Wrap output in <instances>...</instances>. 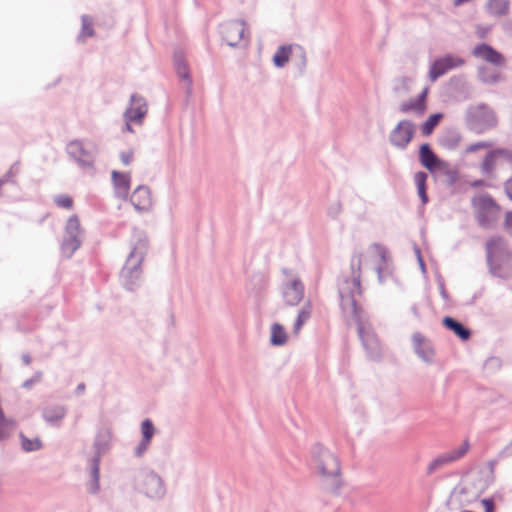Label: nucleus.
Wrapping results in <instances>:
<instances>
[{
    "label": "nucleus",
    "mask_w": 512,
    "mask_h": 512,
    "mask_svg": "<svg viewBox=\"0 0 512 512\" xmlns=\"http://www.w3.org/2000/svg\"><path fill=\"white\" fill-rule=\"evenodd\" d=\"M91 477L92 480L87 486V490L91 494H97L100 489L99 478H100V469H99V457H94L91 465Z\"/></svg>",
    "instance_id": "nucleus-34"
},
{
    "label": "nucleus",
    "mask_w": 512,
    "mask_h": 512,
    "mask_svg": "<svg viewBox=\"0 0 512 512\" xmlns=\"http://www.w3.org/2000/svg\"><path fill=\"white\" fill-rule=\"evenodd\" d=\"M112 180L116 196L120 199H127L130 189V175L127 173L113 171Z\"/></svg>",
    "instance_id": "nucleus-25"
},
{
    "label": "nucleus",
    "mask_w": 512,
    "mask_h": 512,
    "mask_svg": "<svg viewBox=\"0 0 512 512\" xmlns=\"http://www.w3.org/2000/svg\"><path fill=\"white\" fill-rule=\"evenodd\" d=\"M505 192L510 200H512V177L505 182Z\"/></svg>",
    "instance_id": "nucleus-53"
},
{
    "label": "nucleus",
    "mask_w": 512,
    "mask_h": 512,
    "mask_svg": "<svg viewBox=\"0 0 512 512\" xmlns=\"http://www.w3.org/2000/svg\"><path fill=\"white\" fill-rule=\"evenodd\" d=\"M155 434V427L150 419H145L141 423V435L140 442L135 446L133 454L136 458H142L151 445L152 438Z\"/></svg>",
    "instance_id": "nucleus-20"
},
{
    "label": "nucleus",
    "mask_w": 512,
    "mask_h": 512,
    "mask_svg": "<svg viewBox=\"0 0 512 512\" xmlns=\"http://www.w3.org/2000/svg\"><path fill=\"white\" fill-rule=\"evenodd\" d=\"M124 121H125V126H124L123 131L134 133V130L132 128V124H134V121H128V120H124Z\"/></svg>",
    "instance_id": "nucleus-56"
},
{
    "label": "nucleus",
    "mask_w": 512,
    "mask_h": 512,
    "mask_svg": "<svg viewBox=\"0 0 512 512\" xmlns=\"http://www.w3.org/2000/svg\"><path fill=\"white\" fill-rule=\"evenodd\" d=\"M311 465L320 479L321 487L338 495L343 485L339 458L328 448L316 444L311 450Z\"/></svg>",
    "instance_id": "nucleus-2"
},
{
    "label": "nucleus",
    "mask_w": 512,
    "mask_h": 512,
    "mask_svg": "<svg viewBox=\"0 0 512 512\" xmlns=\"http://www.w3.org/2000/svg\"><path fill=\"white\" fill-rule=\"evenodd\" d=\"M148 113V104L146 99L134 93L130 96L127 108L123 113V119L134 121V124L141 125Z\"/></svg>",
    "instance_id": "nucleus-15"
},
{
    "label": "nucleus",
    "mask_w": 512,
    "mask_h": 512,
    "mask_svg": "<svg viewBox=\"0 0 512 512\" xmlns=\"http://www.w3.org/2000/svg\"><path fill=\"white\" fill-rule=\"evenodd\" d=\"M148 247L146 233L134 228L130 241V252L120 272L121 283L129 291H134L141 283L142 263L148 252Z\"/></svg>",
    "instance_id": "nucleus-3"
},
{
    "label": "nucleus",
    "mask_w": 512,
    "mask_h": 512,
    "mask_svg": "<svg viewBox=\"0 0 512 512\" xmlns=\"http://www.w3.org/2000/svg\"><path fill=\"white\" fill-rule=\"evenodd\" d=\"M472 203L478 224L484 228L490 227L496 221L500 210L494 199L488 194H481Z\"/></svg>",
    "instance_id": "nucleus-8"
},
{
    "label": "nucleus",
    "mask_w": 512,
    "mask_h": 512,
    "mask_svg": "<svg viewBox=\"0 0 512 512\" xmlns=\"http://www.w3.org/2000/svg\"><path fill=\"white\" fill-rule=\"evenodd\" d=\"M415 253L417 255L418 262H419V265H420V268H421L422 272H425V264H424V261H423V259L421 257L420 249L417 246L415 247Z\"/></svg>",
    "instance_id": "nucleus-55"
},
{
    "label": "nucleus",
    "mask_w": 512,
    "mask_h": 512,
    "mask_svg": "<svg viewBox=\"0 0 512 512\" xmlns=\"http://www.w3.org/2000/svg\"><path fill=\"white\" fill-rule=\"evenodd\" d=\"M512 456V440L500 451L499 457L506 458Z\"/></svg>",
    "instance_id": "nucleus-46"
},
{
    "label": "nucleus",
    "mask_w": 512,
    "mask_h": 512,
    "mask_svg": "<svg viewBox=\"0 0 512 512\" xmlns=\"http://www.w3.org/2000/svg\"><path fill=\"white\" fill-rule=\"evenodd\" d=\"M418 195L422 201L423 204H426L428 202V196L426 193V188H418Z\"/></svg>",
    "instance_id": "nucleus-54"
},
{
    "label": "nucleus",
    "mask_w": 512,
    "mask_h": 512,
    "mask_svg": "<svg viewBox=\"0 0 512 512\" xmlns=\"http://www.w3.org/2000/svg\"><path fill=\"white\" fill-rule=\"evenodd\" d=\"M367 253L375 263L379 282L383 283L391 275L390 255L387 248L379 243H373L369 246Z\"/></svg>",
    "instance_id": "nucleus-10"
},
{
    "label": "nucleus",
    "mask_w": 512,
    "mask_h": 512,
    "mask_svg": "<svg viewBox=\"0 0 512 512\" xmlns=\"http://www.w3.org/2000/svg\"><path fill=\"white\" fill-rule=\"evenodd\" d=\"M41 378H42V372L41 371L35 372V374L31 378L25 380L22 383V388L27 389V390L31 389V387L34 384H37L41 381Z\"/></svg>",
    "instance_id": "nucleus-41"
},
{
    "label": "nucleus",
    "mask_w": 512,
    "mask_h": 512,
    "mask_svg": "<svg viewBox=\"0 0 512 512\" xmlns=\"http://www.w3.org/2000/svg\"><path fill=\"white\" fill-rule=\"evenodd\" d=\"M486 10L490 15L495 17L505 16L510 10L509 0H488L486 3Z\"/></svg>",
    "instance_id": "nucleus-29"
},
{
    "label": "nucleus",
    "mask_w": 512,
    "mask_h": 512,
    "mask_svg": "<svg viewBox=\"0 0 512 512\" xmlns=\"http://www.w3.org/2000/svg\"><path fill=\"white\" fill-rule=\"evenodd\" d=\"M477 79L483 84L494 85L501 82L504 77L499 70L485 65H480L477 68Z\"/></svg>",
    "instance_id": "nucleus-26"
},
{
    "label": "nucleus",
    "mask_w": 512,
    "mask_h": 512,
    "mask_svg": "<svg viewBox=\"0 0 512 512\" xmlns=\"http://www.w3.org/2000/svg\"><path fill=\"white\" fill-rule=\"evenodd\" d=\"M427 93H428V88H425L419 95L417 98H415V100L421 104V105H426V97H427Z\"/></svg>",
    "instance_id": "nucleus-52"
},
{
    "label": "nucleus",
    "mask_w": 512,
    "mask_h": 512,
    "mask_svg": "<svg viewBox=\"0 0 512 512\" xmlns=\"http://www.w3.org/2000/svg\"><path fill=\"white\" fill-rule=\"evenodd\" d=\"M120 159H121V162L128 166L131 162H132V159H133V151L129 150V151H123L120 153Z\"/></svg>",
    "instance_id": "nucleus-44"
},
{
    "label": "nucleus",
    "mask_w": 512,
    "mask_h": 512,
    "mask_svg": "<svg viewBox=\"0 0 512 512\" xmlns=\"http://www.w3.org/2000/svg\"><path fill=\"white\" fill-rule=\"evenodd\" d=\"M419 161L422 166L428 169L431 172H434L438 169H442L447 165L446 162L441 160L432 150L431 146L428 143H424L420 146L419 149Z\"/></svg>",
    "instance_id": "nucleus-22"
},
{
    "label": "nucleus",
    "mask_w": 512,
    "mask_h": 512,
    "mask_svg": "<svg viewBox=\"0 0 512 512\" xmlns=\"http://www.w3.org/2000/svg\"><path fill=\"white\" fill-rule=\"evenodd\" d=\"M221 35L227 45L236 47L241 41H248L249 33L243 20H231L221 25Z\"/></svg>",
    "instance_id": "nucleus-11"
},
{
    "label": "nucleus",
    "mask_w": 512,
    "mask_h": 512,
    "mask_svg": "<svg viewBox=\"0 0 512 512\" xmlns=\"http://www.w3.org/2000/svg\"><path fill=\"white\" fill-rule=\"evenodd\" d=\"M174 66L178 77L187 82L188 86L191 85V78L188 65L185 61L184 54L181 51L174 53Z\"/></svg>",
    "instance_id": "nucleus-28"
},
{
    "label": "nucleus",
    "mask_w": 512,
    "mask_h": 512,
    "mask_svg": "<svg viewBox=\"0 0 512 512\" xmlns=\"http://www.w3.org/2000/svg\"><path fill=\"white\" fill-rule=\"evenodd\" d=\"M284 279L280 285V292L285 305L297 306L304 298L305 286L299 275L292 269L283 268Z\"/></svg>",
    "instance_id": "nucleus-6"
},
{
    "label": "nucleus",
    "mask_w": 512,
    "mask_h": 512,
    "mask_svg": "<svg viewBox=\"0 0 512 512\" xmlns=\"http://www.w3.org/2000/svg\"><path fill=\"white\" fill-rule=\"evenodd\" d=\"M55 204L64 209H71L73 207V200L66 194H59L54 197Z\"/></svg>",
    "instance_id": "nucleus-40"
},
{
    "label": "nucleus",
    "mask_w": 512,
    "mask_h": 512,
    "mask_svg": "<svg viewBox=\"0 0 512 512\" xmlns=\"http://www.w3.org/2000/svg\"><path fill=\"white\" fill-rule=\"evenodd\" d=\"M130 201L137 211H146L150 208L152 200L148 186L140 185L132 193Z\"/></svg>",
    "instance_id": "nucleus-23"
},
{
    "label": "nucleus",
    "mask_w": 512,
    "mask_h": 512,
    "mask_svg": "<svg viewBox=\"0 0 512 512\" xmlns=\"http://www.w3.org/2000/svg\"><path fill=\"white\" fill-rule=\"evenodd\" d=\"M110 438H111V433L108 429H100L97 432L95 440H94V447L96 450L95 457L100 458L101 454L107 450L109 443H110Z\"/></svg>",
    "instance_id": "nucleus-32"
},
{
    "label": "nucleus",
    "mask_w": 512,
    "mask_h": 512,
    "mask_svg": "<svg viewBox=\"0 0 512 512\" xmlns=\"http://www.w3.org/2000/svg\"><path fill=\"white\" fill-rule=\"evenodd\" d=\"M21 449L26 453L40 451L43 448V442L40 437H27L23 432L19 433Z\"/></svg>",
    "instance_id": "nucleus-31"
},
{
    "label": "nucleus",
    "mask_w": 512,
    "mask_h": 512,
    "mask_svg": "<svg viewBox=\"0 0 512 512\" xmlns=\"http://www.w3.org/2000/svg\"><path fill=\"white\" fill-rule=\"evenodd\" d=\"M443 118L442 113H435L428 117V119L421 125V132L424 136H429L433 133L435 127Z\"/></svg>",
    "instance_id": "nucleus-38"
},
{
    "label": "nucleus",
    "mask_w": 512,
    "mask_h": 512,
    "mask_svg": "<svg viewBox=\"0 0 512 512\" xmlns=\"http://www.w3.org/2000/svg\"><path fill=\"white\" fill-rule=\"evenodd\" d=\"M67 408L64 405H49L42 410V418L50 426L59 427L66 417Z\"/></svg>",
    "instance_id": "nucleus-24"
},
{
    "label": "nucleus",
    "mask_w": 512,
    "mask_h": 512,
    "mask_svg": "<svg viewBox=\"0 0 512 512\" xmlns=\"http://www.w3.org/2000/svg\"><path fill=\"white\" fill-rule=\"evenodd\" d=\"M482 505L485 508V512H493L494 510V502L492 499H483L481 501Z\"/></svg>",
    "instance_id": "nucleus-51"
},
{
    "label": "nucleus",
    "mask_w": 512,
    "mask_h": 512,
    "mask_svg": "<svg viewBox=\"0 0 512 512\" xmlns=\"http://www.w3.org/2000/svg\"><path fill=\"white\" fill-rule=\"evenodd\" d=\"M426 110V105L419 104L415 99H410L402 102L399 106V111L403 114L413 112L417 115H423Z\"/></svg>",
    "instance_id": "nucleus-37"
},
{
    "label": "nucleus",
    "mask_w": 512,
    "mask_h": 512,
    "mask_svg": "<svg viewBox=\"0 0 512 512\" xmlns=\"http://www.w3.org/2000/svg\"><path fill=\"white\" fill-rule=\"evenodd\" d=\"M312 314V303L307 301L302 308L298 311L297 317L293 324V333L298 335L303 325L310 319Z\"/></svg>",
    "instance_id": "nucleus-30"
},
{
    "label": "nucleus",
    "mask_w": 512,
    "mask_h": 512,
    "mask_svg": "<svg viewBox=\"0 0 512 512\" xmlns=\"http://www.w3.org/2000/svg\"><path fill=\"white\" fill-rule=\"evenodd\" d=\"M470 448V443L468 440H464L460 447L454 448L448 452L442 453L438 455L435 459H433L429 465L427 466V474L431 475L436 470L449 465L453 462L458 461L468 452Z\"/></svg>",
    "instance_id": "nucleus-14"
},
{
    "label": "nucleus",
    "mask_w": 512,
    "mask_h": 512,
    "mask_svg": "<svg viewBox=\"0 0 512 512\" xmlns=\"http://www.w3.org/2000/svg\"><path fill=\"white\" fill-rule=\"evenodd\" d=\"M415 134V124L410 120H401L389 134L390 144L399 149L405 150L412 141Z\"/></svg>",
    "instance_id": "nucleus-13"
},
{
    "label": "nucleus",
    "mask_w": 512,
    "mask_h": 512,
    "mask_svg": "<svg viewBox=\"0 0 512 512\" xmlns=\"http://www.w3.org/2000/svg\"><path fill=\"white\" fill-rule=\"evenodd\" d=\"M361 254L351 258V275L343 276L338 282V295L340 307L345 317L355 321L362 345L372 360L381 357V345L371 325L364 321L360 305L362 298L361 288Z\"/></svg>",
    "instance_id": "nucleus-1"
},
{
    "label": "nucleus",
    "mask_w": 512,
    "mask_h": 512,
    "mask_svg": "<svg viewBox=\"0 0 512 512\" xmlns=\"http://www.w3.org/2000/svg\"><path fill=\"white\" fill-rule=\"evenodd\" d=\"M490 30H491L490 26L479 25L476 28V33H477L479 38H485L486 35L490 32Z\"/></svg>",
    "instance_id": "nucleus-47"
},
{
    "label": "nucleus",
    "mask_w": 512,
    "mask_h": 512,
    "mask_svg": "<svg viewBox=\"0 0 512 512\" xmlns=\"http://www.w3.org/2000/svg\"><path fill=\"white\" fill-rule=\"evenodd\" d=\"M291 56L297 57L299 69L304 70L307 63L306 52L303 48L296 47L295 53L293 54V47L291 45H283L278 47L275 54L273 55V64L277 68H283L288 63Z\"/></svg>",
    "instance_id": "nucleus-17"
},
{
    "label": "nucleus",
    "mask_w": 512,
    "mask_h": 512,
    "mask_svg": "<svg viewBox=\"0 0 512 512\" xmlns=\"http://www.w3.org/2000/svg\"><path fill=\"white\" fill-rule=\"evenodd\" d=\"M141 488L144 493L152 499H160L166 493L163 479L153 470L143 472Z\"/></svg>",
    "instance_id": "nucleus-16"
},
{
    "label": "nucleus",
    "mask_w": 512,
    "mask_h": 512,
    "mask_svg": "<svg viewBox=\"0 0 512 512\" xmlns=\"http://www.w3.org/2000/svg\"><path fill=\"white\" fill-rule=\"evenodd\" d=\"M440 293H441V296H442L444 299H446V298H447V293H446V291H445V289H444V286H443V285H441V286H440Z\"/></svg>",
    "instance_id": "nucleus-60"
},
{
    "label": "nucleus",
    "mask_w": 512,
    "mask_h": 512,
    "mask_svg": "<svg viewBox=\"0 0 512 512\" xmlns=\"http://www.w3.org/2000/svg\"><path fill=\"white\" fill-rule=\"evenodd\" d=\"M287 341V334L284 327L279 323L271 326L270 343L274 346H282Z\"/></svg>",
    "instance_id": "nucleus-36"
},
{
    "label": "nucleus",
    "mask_w": 512,
    "mask_h": 512,
    "mask_svg": "<svg viewBox=\"0 0 512 512\" xmlns=\"http://www.w3.org/2000/svg\"><path fill=\"white\" fill-rule=\"evenodd\" d=\"M442 323L448 330L453 331L454 334L463 341L468 340L471 336L470 330L452 317H445Z\"/></svg>",
    "instance_id": "nucleus-27"
},
{
    "label": "nucleus",
    "mask_w": 512,
    "mask_h": 512,
    "mask_svg": "<svg viewBox=\"0 0 512 512\" xmlns=\"http://www.w3.org/2000/svg\"><path fill=\"white\" fill-rule=\"evenodd\" d=\"M504 224L507 231L512 234V212L506 213Z\"/></svg>",
    "instance_id": "nucleus-50"
},
{
    "label": "nucleus",
    "mask_w": 512,
    "mask_h": 512,
    "mask_svg": "<svg viewBox=\"0 0 512 512\" xmlns=\"http://www.w3.org/2000/svg\"><path fill=\"white\" fill-rule=\"evenodd\" d=\"M66 152L79 167L87 169L94 166L99 153L98 144L88 138L75 139L66 145Z\"/></svg>",
    "instance_id": "nucleus-4"
},
{
    "label": "nucleus",
    "mask_w": 512,
    "mask_h": 512,
    "mask_svg": "<svg viewBox=\"0 0 512 512\" xmlns=\"http://www.w3.org/2000/svg\"><path fill=\"white\" fill-rule=\"evenodd\" d=\"M502 29L506 35L512 37V20H506L502 23Z\"/></svg>",
    "instance_id": "nucleus-49"
},
{
    "label": "nucleus",
    "mask_w": 512,
    "mask_h": 512,
    "mask_svg": "<svg viewBox=\"0 0 512 512\" xmlns=\"http://www.w3.org/2000/svg\"><path fill=\"white\" fill-rule=\"evenodd\" d=\"M412 344L417 356L427 364H432L434 360V349L431 343L419 332L412 335Z\"/></svg>",
    "instance_id": "nucleus-21"
},
{
    "label": "nucleus",
    "mask_w": 512,
    "mask_h": 512,
    "mask_svg": "<svg viewBox=\"0 0 512 512\" xmlns=\"http://www.w3.org/2000/svg\"><path fill=\"white\" fill-rule=\"evenodd\" d=\"M85 390V385L84 383H80L78 384L77 388H76V393L77 394H81L82 392H84Z\"/></svg>",
    "instance_id": "nucleus-58"
},
{
    "label": "nucleus",
    "mask_w": 512,
    "mask_h": 512,
    "mask_svg": "<svg viewBox=\"0 0 512 512\" xmlns=\"http://www.w3.org/2000/svg\"><path fill=\"white\" fill-rule=\"evenodd\" d=\"M16 176V171H14V167H11L9 171H7L1 178L0 181H4V184L13 182Z\"/></svg>",
    "instance_id": "nucleus-45"
},
{
    "label": "nucleus",
    "mask_w": 512,
    "mask_h": 512,
    "mask_svg": "<svg viewBox=\"0 0 512 512\" xmlns=\"http://www.w3.org/2000/svg\"><path fill=\"white\" fill-rule=\"evenodd\" d=\"M500 156V153L497 152V149L489 151L482 164H481V172L483 175L490 176L495 170L496 167V159Z\"/></svg>",
    "instance_id": "nucleus-35"
},
{
    "label": "nucleus",
    "mask_w": 512,
    "mask_h": 512,
    "mask_svg": "<svg viewBox=\"0 0 512 512\" xmlns=\"http://www.w3.org/2000/svg\"><path fill=\"white\" fill-rule=\"evenodd\" d=\"M84 239V230L80 225V221L76 215L68 218L63 238L61 242V252L66 258H71L72 255L79 249Z\"/></svg>",
    "instance_id": "nucleus-7"
},
{
    "label": "nucleus",
    "mask_w": 512,
    "mask_h": 512,
    "mask_svg": "<svg viewBox=\"0 0 512 512\" xmlns=\"http://www.w3.org/2000/svg\"><path fill=\"white\" fill-rule=\"evenodd\" d=\"M465 65V60L454 54H446L435 59L429 68L428 77L431 82H435L438 78L446 74L452 69H456Z\"/></svg>",
    "instance_id": "nucleus-12"
},
{
    "label": "nucleus",
    "mask_w": 512,
    "mask_h": 512,
    "mask_svg": "<svg viewBox=\"0 0 512 512\" xmlns=\"http://www.w3.org/2000/svg\"><path fill=\"white\" fill-rule=\"evenodd\" d=\"M81 21H82V27H81V32L78 36V40L84 41L85 38L91 37L94 35V30L92 27L93 20L88 15H83L81 17Z\"/></svg>",
    "instance_id": "nucleus-39"
},
{
    "label": "nucleus",
    "mask_w": 512,
    "mask_h": 512,
    "mask_svg": "<svg viewBox=\"0 0 512 512\" xmlns=\"http://www.w3.org/2000/svg\"><path fill=\"white\" fill-rule=\"evenodd\" d=\"M497 152L500 153V156L503 157L506 161L512 164V151L508 149L499 148Z\"/></svg>",
    "instance_id": "nucleus-48"
},
{
    "label": "nucleus",
    "mask_w": 512,
    "mask_h": 512,
    "mask_svg": "<svg viewBox=\"0 0 512 512\" xmlns=\"http://www.w3.org/2000/svg\"><path fill=\"white\" fill-rule=\"evenodd\" d=\"M491 146H492V143H490V142L480 141V142H477V143L470 144L466 148V152L467 153H473V152H476V151H478L480 149L490 148Z\"/></svg>",
    "instance_id": "nucleus-42"
},
{
    "label": "nucleus",
    "mask_w": 512,
    "mask_h": 512,
    "mask_svg": "<svg viewBox=\"0 0 512 512\" xmlns=\"http://www.w3.org/2000/svg\"><path fill=\"white\" fill-rule=\"evenodd\" d=\"M476 59H480L493 66L501 67L505 65V57L491 45L486 43L477 44L471 51Z\"/></svg>",
    "instance_id": "nucleus-18"
},
{
    "label": "nucleus",
    "mask_w": 512,
    "mask_h": 512,
    "mask_svg": "<svg viewBox=\"0 0 512 512\" xmlns=\"http://www.w3.org/2000/svg\"><path fill=\"white\" fill-rule=\"evenodd\" d=\"M482 485L476 486L475 479L466 477L458 487L455 488L454 493L459 495V501L463 504H468L476 500L483 492Z\"/></svg>",
    "instance_id": "nucleus-19"
},
{
    "label": "nucleus",
    "mask_w": 512,
    "mask_h": 512,
    "mask_svg": "<svg viewBox=\"0 0 512 512\" xmlns=\"http://www.w3.org/2000/svg\"><path fill=\"white\" fill-rule=\"evenodd\" d=\"M465 120L467 127L477 134L491 130L497 125L494 110L486 104L470 106L466 111Z\"/></svg>",
    "instance_id": "nucleus-5"
},
{
    "label": "nucleus",
    "mask_w": 512,
    "mask_h": 512,
    "mask_svg": "<svg viewBox=\"0 0 512 512\" xmlns=\"http://www.w3.org/2000/svg\"><path fill=\"white\" fill-rule=\"evenodd\" d=\"M22 361L25 365H29L32 361V358L29 354H23L22 355Z\"/></svg>",
    "instance_id": "nucleus-57"
},
{
    "label": "nucleus",
    "mask_w": 512,
    "mask_h": 512,
    "mask_svg": "<svg viewBox=\"0 0 512 512\" xmlns=\"http://www.w3.org/2000/svg\"><path fill=\"white\" fill-rule=\"evenodd\" d=\"M428 175L425 172H417L414 176V181L416 184L417 189L418 188H426V181H427Z\"/></svg>",
    "instance_id": "nucleus-43"
},
{
    "label": "nucleus",
    "mask_w": 512,
    "mask_h": 512,
    "mask_svg": "<svg viewBox=\"0 0 512 512\" xmlns=\"http://www.w3.org/2000/svg\"><path fill=\"white\" fill-rule=\"evenodd\" d=\"M460 141H461V135L456 130L447 131L439 139L440 145L443 148L448 149V150L456 149L458 147Z\"/></svg>",
    "instance_id": "nucleus-33"
},
{
    "label": "nucleus",
    "mask_w": 512,
    "mask_h": 512,
    "mask_svg": "<svg viewBox=\"0 0 512 512\" xmlns=\"http://www.w3.org/2000/svg\"><path fill=\"white\" fill-rule=\"evenodd\" d=\"M482 185H483V181L482 180H476V181L471 183L472 187H480Z\"/></svg>",
    "instance_id": "nucleus-59"
},
{
    "label": "nucleus",
    "mask_w": 512,
    "mask_h": 512,
    "mask_svg": "<svg viewBox=\"0 0 512 512\" xmlns=\"http://www.w3.org/2000/svg\"><path fill=\"white\" fill-rule=\"evenodd\" d=\"M487 262L492 275L500 278L508 277L503 271L501 263L506 256V242L503 238H492L486 244Z\"/></svg>",
    "instance_id": "nucleus-9"
}]
</instances>
